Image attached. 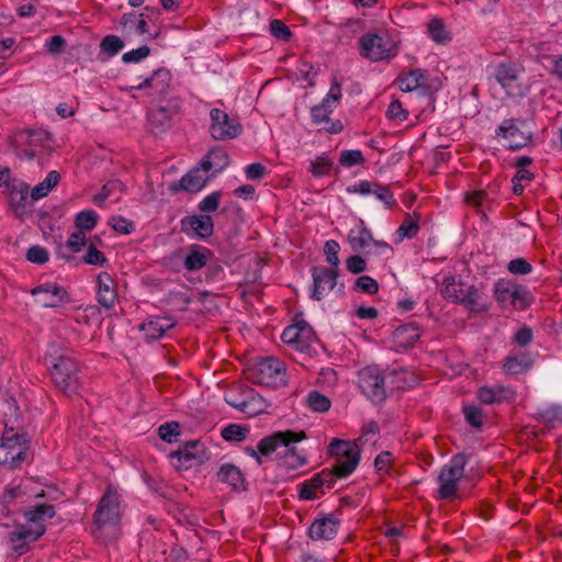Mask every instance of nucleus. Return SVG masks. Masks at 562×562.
Returning <instances> with one entry per match:
<instances>
[{"label":"nucleus","instance_id":"nucleus-51","mask_svg":"<svg viewBox=\"0 0 562 562\" xmlns=\"http://www.w3.org/2000/svg\"><path fill=\"white\" fill-rule=\"evenodd\" d=\"M248 429L237 425V424H231L227 427L223 428L222 430V437L226 441H243L246 439Z\"/></svg>","mask_w":562,"mask_h":562},{"label":"nucleus","instance_id":"nucleus-41","mask_svg":"<svg viewBox=\"0 0 562 562\" xmlns=\"http://www.w3.org/2000/svg\"><path fill=\"white\" fill-rule=\"evenodd\" d=\"M538 418L549 428L562 425V407L552 405L538 411Z\"/></svg>","mask_w":562,"mask_h":562},{"label":"nucleus","instance_id":"nucleus-44","mask_svg":"<svg viewBox=\"0 0 562 562\" xmlns=\"http://www.w3.org/2000/svg\"><path fill=\"white\" fill-rule=\"evenodd\" d=\"M306 405L314 412L325 413L330 408V400L324 394L313 391L306 396Z\"/></svg>","mask_w":562,"mask_h":562},{"label":"nucleus","instance_id":"nucleus-17","mask_svg":"<svg viewBox=\"0 0 562 562\" xmlns=\"http://www.w3.org/2000/svg\"><path fill=\"white\" fill-rule=\"evenodd\" d=\"M180 103L178 100H169L164 105H158L148 112V122L150 127L156 133H161L171 126V120L180 111Z\"/></svg>","mask_w":562,"mask_h":562},{"label":"nucleus","instance_id":"nucleus-16","mask_svg":"<svg viewBox=\"0 0 562 562\" xmlns=\"http://www.w3.org/2000/svg\"><path fill=\"white\" fill-rule=\"evenodd\" d=\"M515 119L505 120L496 130V136L503 138L504 146L512 150L525 147L530 140V133L524 132Z\"/></svg>","mask_w":562,"mask_h":562},{"label":"nucleus","instance_id":"nucleus-32","mask_svg":"<svg viewBox=\"0 0 562 562\" xmlns=\"http://www.w3.org/2000/svg\"><path fill=\"white\" fill-rule=\"evenodd\" d=\"M532 367V359L528 353L510 355L504 359L503 369L507 374L525 373Z\"/></svg>","mask_w":562,"mask_h":562},{"label":"nucleus","instance_id":"nucleus-40","mask_svg":"<svg viewBox=\"0 0 562 562\" xmlns=\"http://www.w3.org/2000/svg\"><path fill=\"white\" fill-rule=\"evenodd\" d=\"M495 79L505 90H507L508 94H513L510 89L517 80V74L514 67L506 64L498 65L495 72Z\"/></svg>","mask_w":562,"mask_h":562},{"label":"nucleus","instance_id":"nucleus-36","mask_svg":"<svg viewBox=\"0 0 562 562\" xmlns=\"http://www.w3.org/2000/svg\"><path fill=\"white\" fill-rule=\"evenodd\" d=\"M348 241L353 250L366 251L371 246L373 237L370 229L363 225V222H361L358 228L349 232Z\"/></svg>","mask_w":562,"mask_h":562},{"label":"nucleus","instance_id":"nucleus-2","mask_svg":"<svg viewBox=\"0 0 562 562\" xmlns=\"http://www.w3.org/2000/svg\"><path fill=\"white\" fill-rule=\"evenodd\" d=\"M305 438L304 431H276L270 436L262 438L258 442V449L261 454L269 457L276 452L280 458L281 464L286 469H297L305 464L306 459L301 456L293 443Z\"/></svg>","mask_w":562,"mask_h":562},{"label":"nucleus","instance_id":"nucleus-15","mask_svg":"<svg viewBox=\"0 0 562 562\" xmlns=\"http://www.w3.org/2000/svg\"><path fill=\"white\" fill-rule=\"evenodd\" d=\"M311 273L313 279L311 297L315 301H322L337 285L338 270L313 267Z\"/></svg>","mask_w":562,"mask_h":562},{"label":"nucleus","instance_id":"nucleus-23","mask_svg":"<svg viewBox=\"0 0 562 562\" xmlns=\"http://www.w3.org/2000/svg\"><path fill=\"white\" fill-rule=\"evenodd\" d=\"M56 510L53 505L49 504H40L33 506L32 508L24 512V518L29 529H35L36 527H42L44 529V533L46 532L45 521L47 519H52L55 517Z\"/></svg>","mask_w":562,"mask_h":562},{"label":"nucleus","instance_id":"nucleus-42","mask_svg":"<svg viewBox=\"0 0 562 562\" xmlns=\"http://www.w3.org/2000/svg\"><path fill=\"white\" fill-rule=\"evenodd\" d=\"M25 495V491L22 490L21 484L11 482L7 485L0 495V503L11 513V506L16 503L18 499Z\"/></svg>","mask_w":562,"mask_h":562},{"label":"nucleus","instance_id":"nucleus-33","mask_svg":"<svg viewBox=\"0 0 562 562\" xmlns=\"http://www.w3.org/2000/svg\"><path fill=\"white\" fill-rule=\"evenodd\" d=\"M86 243V233L78 228L68 237L65 245L58 247L57 256L70 260L72 257L67 251L79 252L85 247Z\"/></svg>","mask_w":562,"mask_h":562},{"label":"nucleus","instance_id":"nucleus-50","mask_svg":"<svg viewBox=\"0 0 562 562\" xmlns=\"http://www.w3.org/2000/svg\"><path fill=\"white\" fill-rule=\"evenodd\" d=\"M364 162V157L359 149H346L340 153L339 164L342 167L351 168Z\"/></svg>","mask_w":562,"mask_h":562},{"label":"nucleus","instance_id":"nucleus-39","mask_svg":"<svg viewBox=\"0 0 562 562\" xmlns=\"http://www.w3.org/2000/svg\"><path fill=\"white\" fill-rule=\"evenodd\" d=\"M428 34L437 44L445 45L451 41L449 31L443 21L439 18H432L428 23Z\"/></svg>","mask_w":562,"mask_h":562},{"label":"nucleus","instance_id":"nucleus-62","mask_svg":"<svg viewBox=\"0 0 562 562\" xmlns=\"http://www.w3.org/2000/svg\"><path fill=\"white\" fill-rule=\"evenodd\" d=\"M386 116L390 120L403 122L407 119L408 112L403 108L400 100H393L387 108Z\"/></svg>","mask_w":562,"mask_h":562},{"label":"nucleus","instance_id":"nucleus-52","mask_svg":"<svg viewBox=\"0 0 562 562\" xmlns=\"http://www.w3.org/2000/svg\"><path fill=\"white\" fill-rule=\"evenodd\" d=\"M339 250H340V246L336 240L329 239L325 243L324 252L326 256V261L331 266L330 269L338 270V268H339V265H340V260L338 257Z\"/></svg>","mask_w":562,"mask_h":562},{"label":"nucleus","instance_id":"nucleus-31","mask_svg":"<svg viewBox=\"0 0 562 562\" xmlns=\"http://www.w3.org/2000/svg\"><path fill=\"white\" fill-rule=\"evenodd\" d=\"M228 165L229 157L227 153L220 147L211 149L201 161V166L204 170H212L215 173L223 171Z\"/></svg>","mask_w":562,"mask_h":562},{"label":"nucleus","instance_id":"nucleus-10","mask_svg":"<svg viewBox=\"0 0 562 562\" xmlns=\"http://www.w3.org/2000/svg\"><path fill=\"white\" fill-rule=\"evenodd\" d=\"M44 536V529L36 527L29 529L27 526L18 525L14 529L10 530L7 535V548L9 555L12 558H20L31 550V546Z\"/></svg>","mask_w":562,"mask_h":562},{"label":"nucleus","instance_id":"nucleus-20","mask_svg":"<svg viewBox=\"0 0 562 562\" xmlns=\"http://www.w3.org/2000/svg\"><path fill=\"white\" fill-rule=\"evenodd\" d=\"M515 395V391L510 386L503 384L483 385L476 392V398L485 405L510 402Z\"/></svg>","mask_w":562,"mask_h":562},{"label":"nucleus","instance_id":"nucleus-14","mask_svg":"<svg viewBox=\"0 0 562 562\" xmlns=\"http://www.w3.org/2000/svg\"><path fill=\"white\" fill-rule=\"evenodd\" d=\"M30 293L35 297V303L45 308L58 307L69 301L66 289L56 282L41 283Z\"/></svg>","mask_w":562,"mask_h":562},{"label":"nucleus","instance_id":"nucleus-21","mask_svg":"<svg viewBox=\"0 0 562 562\" xmlns=\"http://www.w3.org/2000/svg\"><path fill=\"white\" fill-rule=\"evenodd\" d=\"M340 520L334 515L316 519L308 529V536L314 541H329L334 539L338 532Z\"/></svg>","mask_w":562,"mask_h":562},{"label":"nucleus","instance_id":"nucleus-29","mask_svg":"<svg viewBox=\"0 0 562 562\" xmlns=\"http://www.w3.org/2000/svg\"><path fill=\"white\" fill-rule=\"evenodd\" d=\"M176 323L170 317H155L140 325L145 336L150 339H159L165 333L173 328Z\"/></svg>","mask_w":562,"mask_h":562},{"label":"nucleus","instance_id":"nucleus-54","mask_svg":"<svg viewBox=\"0 0 562 562\" xmlns=\"http://www.w3.org/2000/svg\"><path fill=\"white\" fill-rule=\"evenodd\" d=\"M115 191H124V184L120 180H112L105 183L101 192L93 198L94 203L101 205V203L110 198Z\"/></svg>","mask_w":562,"mask_h":562},{"label":"nucleus","instance_id":"nucleus-55","mask_svg":"<svg viewBox=\"0 0 562 562\" xmlns=\"http://www.w3.org/2000/svg\"><path fill=\"white\" fill-rule=\"evenodd\" d=\"M333 167V161L327 157L321 156L312 161L310 171L316 178L327 176Z\"/></svg>","mask_w":562,"mask_h":562},{"label":"nucleus","instance_id":"nucleus-8","mask_svg":"<svg viewBox=\"0 0 562 562\" xmlns=\"http://www.w3.org/2000/svg\"><path fill=\"white\" fill-rule=\"evenodd\" d=\"M468 458L464 453L453 456L450 461L445 464L438 475V496L441 499H449L456 496L460 480L464 475Z\"/></svg>","mask_w":562,"mask_h":562},{"label":"nucleus","instance_id":"nucleus-38","mask_svg":"<svg viewBox=\"0 0 562 562\" xmlns=\"http://www.w3.org/2000/svg\"><path fill=\"white\" fill-rule=\"evenodd\" d=\"M218 481L227 483L237 490L244 484V477L240 470L233 464H223L217 472Z\"/></svg>","mask_w":562,"mask_h":562},{"label":"nucleus","instance_id":"nucleus-43","mask_svg":"<svg viewBox=\"0 0 562 562\" xmlns=\"http://www.w3.org/2000/svg\"><path fill=\"white\" fill-rule=\"evenodd\" d=\"M319 488H322V480L315 474L299 485V498L301 501L315 499Z\"/></svg>","mask_w":562,"mask_h":562},{"label":"nucleus","instance_id":"nucleus-53","mask_svg":"<svg viewBox=\"0 0 562 562\" xmlns=\"http://www.w3.org/2000/svg\"><path fill=\"white\" fill-rule=\"evenodd\" d=\"M419 231L418 220H414L411 215H407L404 222L397 228V234L403 238H414Z\"/></svg>","mask_w":562,"mask_h":562},{"label":"nucleus","instance_id":"nucleus-9","mask_svg":"<svg viewBox=\"0 0 562 562\" xmlns=\"http://www.w3.org/2000/svg\"><path fill=\"white\" fill-rule=\"evenodd\" d=\"M360 54L371 61L389 60L398 53L397 45L390 38L378 34H366L360 37Z\"/></svg>","mask_w":562,"mask_h":562},{"label":"nucleus","instance_id":"nucleus-48","mask_svg":"<svg viewBox=\"0 0 562 562\" xmlns=\"http://www.w3.org/2000/svg\"><path fill=\"white\" fill-rule=\"evenodd\" d=\"M124 47V42L116 35H106L100 43L102 53L110 57L117 55Z\"/></svg>","mask_w":562,"mask_h":562},{"label":"nucleus","instance_id":"nucleus-37","mask_svg":"<svg viewBox=\"0 0 562 562\" xmlns=\"http://www.w3.org/2000/svg\"><path fill=\"white\" fill-rule=\"evenodd\" d=\"M60 175L53 170L49 171L46 178L36 184L31 191V200L37 201L48 195V193L58 184Z\"/></svg>","mask_w":562,"mask_h":562},{"label":"nucleus","instance_id":"nucleus-57","mask_svg":"<svg viewBox=\"0 0 562 562\" xmlns=\"http://www.w3.org/2000/svg\"><path fill=\"white\" fill-rule=\"evenodd\" d=\"M158 434L164 441L171 443L179 436V424L177 422L162 424L158 428Z\"/></svg>","mask_w":562,"mask_h":562},{"label":"nucleus","instance_id":"nucleus-1","mask_svg":"<svg viewBox=\"0 0 562 562\" xmlns=\"http://www.w3.org/2000/svg\"><path fill=\"white\" fill-rule=\"evenodd\" d=\"M122 518L121 496L112 486H108L93 514L91 532L95 539L111 541L119 536Z\"/></svg>","mask_w":562,"mask_h":562},{"label":"nucleus","instance_id":"nucleus-58","mask_svg":"<svg viewBox=\"0 0 562 562\" xmlns=\"http://www.w3.org/2000/svg\"><path fill=\"white\" fill-rule=\"evenodd\" d=\"M372 191V194L375 195L378 200L383 202L386 207L391 209L393 205H395L396 201L394 199V194L387 187L375 182Z\"/></svg>","mask_w":562,"mask_h":562},{"label":"nucleus","instance_id":"nucleus-28","mask_svg":"<svg viewBox=\"0 0 562 562\" xmlns=\"http://www.w3.org/2000/svg\"><path fill=\"white\" fill-rule=\"evenodd\" d=\"M464 293H461L462 297L460 304L464 305L469 311L475 313L486 312L488 305L483 300V292L473 284L464 288Z\"/></svg>","mask_w":562,"mask_h":562},{"label":"nucleus","instance_id":"nucleus-49","mask_svg":"<svg viewBox=\"0 0 562 562\" xmlns=\"http://www.w3.org/2000/svg\"><path fill=\"white\" fill-rule=\"evenodd\" d=\"M205 265H206V256L199 248L191 249V251L188 254V256L184 259V268L189 271L200 270Z\"/></svg>","mask_w":562,"mask_h":562},{"label":"nucleus","instance_id":"nucleus-12","mask_svg":"<svg viewBox=\"0 0 562 562\" xmlns=\"http://www.w3.org/2000/svg\"><path fill=\"white\" fill-rule=\"evenodd\" d=\"M170 71L165 68H159L155 70L149 77L144 79L142 82H139L136 86H131L126 88V90L131 92L132 97L134 98L135 94L133 92L144 91L146 95L160 100L167 94L168 89L170 87Z\"/></svg>","mask_w":562,"mask_h":562},{"label":"nucleus","instance_id":"nucleus-46","mask_svg":"<svg viewBox=\"0 0 562 562\" xmlns=\"http://www.w3.org/2000/svg\"><path fill=\"white\" fill-rule=\"evenodd\" d=\"M462 411L464 419L470 426L481 428L484 425L485 414L482 408L474 405H467Z\"/></svg>","mask_w":562,"mask_h":562},{"label":"nucleus","instance_id":"nucleus-19","mask_svg":"<svg viewBox=\"0 0 562 562\" xmlns=\"http://www.w3.org/2000/svg\"><path fill=\"white\" fill-rule=\"evenodd\" d=\"M281 339L285 345L303 351L310 347L314 339V334L312 328L303 322L288 326L283 330Z\"/></svg>","mask_w":562,"mask_h":562},{"label":"nucleus","instance_id":"nucleus-22","mask_svg":"<svg viewBox=\"0 0 562 562\" xmlns=\"http://www.w3.org/2000/svg\"><path fill=\"white\" fill-rule=\"evenodd\" d=\"M97 301L105 310H111L115 305L117 293L115 290V282L112 276L102 271L97 278Z\"/></svg>","mask_w":562,"mask_h":562},{"label":"nucleus","instance_id":"nucleus-34","mask_svg":"<svg viewBox=\"0 0 562 562\" xmlns=\"http://www.w3.org/2000/svg\"><path fill=\"white\" fill-rule=\"evenodd\" d=\"M469 286V283L461 280H457L456 277H446L442 281L440 293L446 299L453 303H459L464 293V288Z\"/></svg>","mask_w":562,"mask_h":562},{"label":"nucleus","instance_id":"nucleus-30","mask_svg":"<svg viewBox=\"0 0 562 562\" xmlns=\"http://www.w3.org/2000/svg\"><path fill=\"white\" fill-rule=\"evenodd\" d=\"M200 238H207L214 232V223L210 215H191L182 220Z\"/></svg>","mask_w":562,"mask_h":562},{"label":"nucleus","instance_id":"nucleus-56","mask_svg":"<svg viewBox=\"0 0 562 562\" xmlns=\"http://www.w3.org/2000/svg\"><path fill=\"white\" fill-rule=\"evenodd\" d=\"M241 389H248L246 385H233L229 387V390L225 393V402L237 409V403L241 404L245 402L244 397V390Z\"/></svg>","mask_w":562,"mask_h":562},{"label":"nucleus","instance_id":"nucleus-26","mask_svg":"<svg viewBox=\"0 0 562 562\" xmlns=\"http://www.w3.org/2000/svg\"><path fill=\"white\" fill-rule=\"evenodd\" d=\"M207 172L201 165L191 169L180 179L179 188L187 192L201 191L209 181Z\"/></svg>","mask_w":562,"mask_h":562},{"label":"nucleus","instance_id":"nucleus-4","mask_svg":"<svg viewBox=\"0 0 562 562\" xmlns=\"http://www.w3.org/2000/svg\"><path fill=\"white\" fill-rule=\"evenodd\" d=\"M47 364L50 376L57 389L70 396L77 394L81 387L79 366L69 353L47 356Z\"/></svg>","mask_w":562,"mask_h":562},{"label":"nucleus","instance_id":"nucleus-47","mask_svg":"<svg viewBox=\"0 0 562 562\" xmlns=\"http://www.w3.org/2000/svg\"><path fill=\"white\" fill-rule=\"evenodd\" d=\"M335 105L328 104V101H322L321 104L312 108L311 116L312 121L316 125H323V123H328V119L330 117V113L334 111Z\"/></svg>","mask_w":562,"mask_h":562},{"label":"nucleus","instance_id":"nucleus-25","mask_svg":"<svg viewBox=\"0 0 562 562\" xmlns=\"http://www.w3.org/2000/svg\"><path fill=\"white\" fill-rule=\"evenodd\" d=\"M245 402L241 404L237 403V409L248 416H257L268 408L267 401L258 394L254 389H243Z\"/></svg>","mask_w":562,"mask_h":562},{"label":"nucleus","instance_id":"nucleus-63","mask_svg":"<svg viewBox=\"0 0 562 562\" xmlns=\"http://www.w3.org/2000/svg\"><path fill=\"white\" fill-rule=\"evenodd\" d=\"M25 256L29 261L37 265H44L49 259L47 250L42 246L30 247Z\"/></svg>","mask_w":562,"mask_h":562},{"label":"nucleus","instance_id":"nucleus-24","mask_svg":"<svg viewBox=\"0 0 562 562\" xmlns=\"http://www.w3.org/2000/svg\"><path fill=\"white\" fill-rule=\"evenodd\" d=\"M121 26L130 34L145 35L148 34L149 38H157L159 32L150 33L148 23L144 19V14L135 12L124 13L120 20Z\"/></svg>","mask_w":562,"mask_h":562},{"label":"nucleus","instance_id":"nucleus-6","mask_svg":"<svg viewBox=\"0 0 562 562\" xmlns=\"http://www.w3.org/2000/svg\"><path fill=\"white\" fill-rule=\"evenodd\" d=\"M494 297L505 310H525L532 301V295L526 286L508 279H498L495 282Z\"/></svg>","mask_w":562,"mask_h":562},{"label":"nucleus","instance_id":"nucleus-27","mask_svg":"<svg viewBox=\"0 0 562 562\" xmlns=\"http://www.w3.org/2000/svg\"><path fill=\"white\" fill-rule=\"evenodd\" d=\"M400 89L404 92H412L427 86V74L423 69H414L396 78Z\"/></svg>","mask_w":562,"mask_h":562},{"label":"nucleus","instance_id":"nucleus-45","mask_svg":"<svg viewBox=\"0 0 562 562\" xmlns=\"http://www.w3.org/2000/svg\"><path fill=\"white\" fill-rule=\"evenodd\" d=\"M99 220V215L93 210H83L79 212L76 216L75 224L76 227L81 231H91L97 225Z\"/></svg>","mask_w":562,"mask_h":562},{"label":"nucleus","instance_id":"nucleus-11","mask_svg":"<svg viewBox=\"0 0 562 562\" xmlns=\"http://www.w3.org/2000/svg\"><path fill=\"white\" fill-rule=\"evenodd\" d=\"M358 385L372 402L385 398L384 376L378 367L369 366L359 371Z\"/></svg>","mask_w":562,"mask_h":562},{"label":"nucleus","instance_id":"nucleus-5","mask_svg":"<svg viewBox=\"0 0 562 562\" xmlns=\"http://www.w3.org/2000/svg\"><path fill=\"white\" fill-rule=\"evenodd\" d=\"M244 374L249 382L265 386L278 387L286 382L284 363L274 357L249 362Z\"/></svg>","mask_w":562,"mask_h":562},{"label":"nucleus","instance_id":"nucleus-35","mask_svg":"<svg viewBox=\"0 0 562 562\" xmlns=\"http://www.w3.org/2000/svg\"><path fill=\"white\" fill-rule=\"evenodd\" d=\"M422 335L419 326L415 323L398 326L394 331V337L398 345L408 348L412 347Z\"/></svg>","mask_w":562,"mask_h":562},{"label":"nucleus","instance_id":"nucleus-59","mask_svg":"<svg viewBox=\"0 0 562 562\" xmlns=\"http://www.w3.org/2000/svg\"><path fill=\"white\" fill-rule=\"evenodd\" d=\"M355 289L363 293L374 294L379 290V284L373 278L361 276L356 280Z\"/></svg>","mask_w":562,"mask_h":562},{"label":"nucleus","instance_id":"nucleus-13","mask_svg":"<svg viewBox=\"0 0 562 562\" xmlns=\"http://www.w3.org/2000/svg\"><path fill=\"white\" fill-rule=\"evenodd\" d=\"M210 119V133L214 139H233L241 133V125L221 109H212Z\"/></svg>","mask_w":562,"mask_h":562},{"label":"nucleus","instance_id":"nucleus-61","mask_svg":"<svg viewBox=\"0 0 562 562\" xmlns=\"http://www.w3.org/2000/svg\"><path fill=\"white\" fill-rule=\"evenodd\" d=\"M270 32L276 38L281 41H289L292 36V33L288 25L281 20L277 19L270 22Z\"/></svg>","mask_w":562,"mask_h":562},{"label":"nucleus","instance_id":"nucleus-7","mask_svg":"<svg viewBox=\"0 0 562 562\" xmlns=\"http://www.w3.org/2000/svg\"><path fill=\"white\" fill-rule=\"evenodd\" d=\"M29 439L24 434L5 430L0 442V464L14 469L27 457Z\"/></svg>","mask_w":562,"mask_h":562},{"label":"nucleus","instance_id":"nucleus-3","mask_svg":"<svg viewBox=\"0 0 562 562\" xmlns=\"http://www.w3.org/2000/svg\"><path fill=\"white\" fill-rule=\"evenodd\" d=\"M328 452L337 458L336 464L316 474L322 480V487L331 488L337 477H347L356 470L360 452L355 443L341 439H333Z\"/></svg>","mask_w":562,"mask_h":562},{"label":"nucleus","instance_id":"nucleus-64","mask_svg":"<svg viewBox=\"0 0 562 562\" xmlns=\"http://www.w3.org/2000/svg\"><path fill=\"white\" fill-rule=\"evenodd\" d=\"M221 192L215 191L211 194L206 195L198 205V209L201 212H215L218 209L220 201H221Z\"/></svg>","mask_w":562,"mask_h":562},{"label":"nucleus","instance_id":"nucleus-60","mask_svg":"<svg viewBox=\"0 0 562 562\" xmlns=\"http://www.w3.org/2000/svg\"><path fill=\"white\" fill-rule=\"evenodd\" d=\"M507 269L516 276H526L532 271V266L524 258H516L508 262Z\"/></svg>","mask_w":562,"mask_h":562},{"label":"nucleus","instance_id":"nucleus-18","mask_svg":"<svg viewBox=\"0 0 562 562\" xmlns=\"http://www.w3.org/2000/svg\"><path fill=\"white\" fill-rule=\"evenodd\" d=\"M171 460H176L179 469H189L205 459V450L200 441H189L177 451L170 453Z\"/></svg>","mask_w":562,"mask_h":562}]
</instances>
